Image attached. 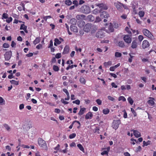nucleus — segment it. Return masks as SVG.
Returning a JSON list of instances; mask_svg holds the SVG:
<instances>
[{"mask_svg":"<svg viewBox=\"0 0 156 156\" xmlns=\"http://www.w3.org/2000/svg\"><path fill=\"white\" fill-rule=\"evenodd\" d=\"M97 29L98 27L97 26L90 23L86 24L84 26L83 28L85 32L88 33L90 31L91 34L94 33Z\"/></svg>","mask_w":156,"mask_h":156,"instance_id":"nucleus-1","label":"nucleus"},{"mask_svg":"<svg viewBox=\"0 0 156 156\" xmlns=\"http://www.w3.org/2000/svg\"><path fill=\"white\" fill-rule=\"evenodd\" d=\"M38 144L39 146L43 149L47 150L48 147L47 144L45 141L42 139L40 138L38 140Z\"/></svg>","mask_w":156,"mask_h":156,"instance_id":"nucleus-2","label":"nucleus"},{"mask_svg":"<svg viewBox=\"0 0 156 156\" xmlns=\"http://www.w3.org/2000/svg\"><path fill=\"white\" fill-rule=\"evenodd\" d=\"M143 32L144 35L151 40L154 39V37L151 33L148 30L144 29L143 30Z\"/></svg>","mask_w":156,"mask_h":156,"instance_id":"nucleus-3","label":"nucleus"},{"mask_svg":"<svg viewBox=\"0 0 156 156\" xmlns=\"http://www.w3.org/2000/svg\"><path fill=\"white\" fill-rule=\"evenodd\" d=\"M95 5L96 6L98 7L100 9V10H98L99 12H100L102 10H106L108 9L107 6L105 4H103V3L96 4Z\"/></svg>","mask_w":156,"mask_h":156,"instance_id":"nucleus-4","label":"nucleus"},{"mask_svg":"<svg viewBox=\"0 0 156 156\" xmlns=\"http://www.w3.org/2000/svg\"><path fill=\"white\" fill-rule=\"evenodd\" d=\"M114 5L118 10L121 12L122 11L123 8H122V5H123V4L118 2H115L114 3Z\"/></svg>","mask_w":156,"mask_h":156,"instance_id":"nucleus-5","label":"nucleus"},{"mask_svg":"<svg viewBox=\"0 0 156 156\" xmlns=\"http://www.w3.org/2000/svg\"><path fill=\"white\" fill-rule=\"evenodd\" d=\"M81 11L84 13H88L90 12V7L87 5L82 6L81 8Z\"/></svg>","mask_w":156,"mask_h":156,"instance_id":"nucleus-6","label":"nucleus"},{"mask_svg":"<svg viewBox=\"0 0 156 156\" xmlns=\"http://www.w3.org/2000/svg\"><path fill=\"white\" fill-rule=\"evenodd\" d=\"M121 121L120 120H114L112 123V127L115 129H116L118 128L119 125Z\"/></svg>","mask_w":156,"mask_h":156,"instance_id":"nucleus-7","label":"nucleus"},{"mask_svg":"<svg viewBox=\"0 0 156 156\" xmlns=\"http://www.w3.org/2000/svg\"><path fill=\"white\" fill-rule=\"evenodd\" d=\"M123 39L125 42L127 44H130L132 41V38L128 35H125L123 37Z\"/></svg>","mask_w":156,"mask_h":156,"instance_id":"nucleus-8","label":"nucleus"},{"mask_svg":"<svg viewBox=\"0 0 156 156\" xmlns=\"http://www.w3.org/2000/svg\"><path fill=\"white\" fill-rule=\"evenodd\" d=\"M12 55L11 51H7L4 54V57L5 60L8 61Z\"/></svg>","mask_w":156,"mask_h":156,"instance_id":"nucleus-9","label":"nucleus"},{"mask_svg":"<svg viewBox=\"0 0 156 156\" xmlns=\"http://www.w3.org/2000/svg\"><path fill=\"white\" fill-rule=\"evenodd\" d=\"M142 46V48L145 49L150 46V44L147 41L144 40L143 42Z\"/></svg>","mask_w":156,"mask_h":156,"instance_id":"nucleus-10","label":"nucleus"},{"mask_svg":"<svg viewBox=\"0 0 156 156\" xmlns=\"http://www.w3.org/2000/svg\"><path fill=\"white\" fill-rule=\"evenodd\" d=\"M104 36V32L101 31H99L96 34V37L98 38H102Z\"/></svg>","mask_w":156,"mask_h":156,"instance_id":"nucleus-11","label":"nucleus"},{"mask_svg":"<svg viewBox=\"0 0 156 156\" xmlns=\"http://www.w3.org/2000/svg\"><path fill=\"white\" fill-rule=\"evenodd\" d=\"M109 15L105 11H103L101 13L100 17L102 19L107 18L109 17Z\"/></svg>","mask_w":156,"mask_h":156,"instance_id":"nucleus-12","label":"nucleus"},{"mask_svg":"<svg viewBox=\"0 0 156 156\" xmlns=\"http://www.w3.org/2000/svg\"><path fill=\"white\" fill-rule=\"evenodd\" d=\"M108 29H106V31L108 33H111L113 32L114 29L113 27L112 24L110 23L108 27L107 28Z\"/></svg>","mask_w":156,"mask_h":156,"instance_id":"nucleus-13","label":"nucleus"},{"mask_svg":"<svg viewBox=\"0 0 156 156\" xmlns=\"http://www.w3.org/2000/svg\"><path fill=\"white\" fill-rule=\"evenodd\" d=\"M131 131H133L134 135L136 137L138 138L141 136L140 133L138 131L132 129Z\"/></svg>","mask_w":156,"mask_h":156,"instance_id":"nucleus-14","label":"nucleus"},{"mask_svg":"<svg viewBox=\"0 0 156 156\" xmlns=\"http://www.w3.org/2000/svg\"><path fill=\"white\" fill-rule=\"evenodd\" d=\"M30 125L26 123L23 125V128L24 130L27 131L30 129Z\"/></svg>","mask_w":156,"mask_h":156,"instance_id":"nucleus-15","label":"nucleus"},{"mask_svg":"<svg viewBox=\"0 0 156 156\" xmlns=\"http://www.w3.org/2000/svg\"><path fill=\"white\" fill-rule=\"evenodd\" d=\"M70 29L72 31L74 32L77 33L78 32L77 28L76 26L71 25L70 27Z\"/></svg>","mask_w":156,"mask_h":156,"instance_id":"nucleus-16","label":"nucleus"},{"mask_svg":"<svg viewBox=\"0 0 156 156\" xmlns=\"http://www.w3.org/2000/svg\"><path fill=\"white\" fill-rule=\"evenodd\" d=\"M69 51V46L66 45L64 49V51L62 53L63 54H66L68 53Z\"/></svg>","mask_w":156,"mask_h":156,"instance_id":"nucleus-17","label":"nucleus"},{"mask_svg":"<svg viewBox=\"0 0 156 156\" xmlns=\"http://www.w3.org/2000/svg\"><path fill=\"white\" fill-rule=\"evenodd\" d=\"M93 114L91 112H89L87 113L85 115V119H90L93 116Z\"/></svg>","mask_w":156,"mask_h":156,"instance_id":"nucleus-18","label":"nucleus"},{"mask_svg":"<svg viewBox=\"0 0 156 156\" xmlns=\"http://www.w3.org/2000/svg\"><path fill=\"white\" fill-rule=\"evenodd\" d=\"M131 48H132L134 49L136 48L137 47V43L136 41H133L132 43Z\"/></svg>","mask_w":156,"mask_h":156,"instance_id":"nucleus-19","label":"nucleus"},{"mask_svg":"<svg viewBox=\"0 0 156 156\" xmlns=\"http://www.w3.org/2000/svg\"><path fill=\"white\" fill-rule=\"evenodd\" d=\"M149 98L152 99V100H148L147 101V103L151 106H153L154 104V102L153 101V100H154V98L152 97H150Z\"/></svg>","mask_w":156,"mask_h":156,"instance_id":"nucleus-20","label":"nucleus"},{"mask_svg":"<svg viewBox=\"0 0 156 156\" xmlns=\"http://www.w3.org/2000/svg\"><path fill=\"white\" fill-rule=\"evenodd\" d=\"M85 24V22L83 20L79 21L78 23V25L80 27H83Z\"/></svg>","mask_w":156,"mask_h":156,"instance_id":"nucleus-21","label":"nucleus"},{"mask_svg":"<svg viewBox=\"0 0 156 156\" xmlns=\"http://www.w3.org/2000/svg\"><path fill=\"white\" fill-rule=\"evenodd\" d=\"M118 45L119 47L122 48H124L125 47V45L124 42L122 41H119L118 42Z\"/></svg>","mask_w":156,"mask_h":156,"instance_id":"nucleus-22","label":"nucleus"},{"mask_svg":"<svg viewBox=\"0 0 156 156\" xmlns=\"http://www.w3.org/2000/svg\"><path fill=\"white\" fill-rule=\"evenodd\" d=\"M27 27L26 26H25L24 24H22L21 25L20 29V30H23L25 31V32L26 33H27L28 31L27 30Z\"/></svg>","mask_w":156,"mask_h":156,"instance_id":"nucleus-23","label":"nucleus"},{"mask_svg":"<svg viewBox=\"0 0 156 156\" xmlns=\"http://www.w3.org/2000/svg\"><path fill=\"white\" fill-rule=\"evenodd\" d=\"M86 108H81L78 113V115H81L83 114Z\"/></svg>","mask_w":156,"mask_h":156,"instance_id":"nucleus-24","label":"nucleus"},{"mask_svg":"<svg viewBox=\"0 0 156 156\" xmlns=\"http://www.w3.org/2000/svg\"><path fill=\"white\" fill-rule=\"evenodd\" d=\"M70 23L73 25H75L77 23V20L75 18L71 19L70 20Z\"/></svg>","mask_w":156,"mask_h":156,"instance_id":"nucleus-25","label":"nucleus"},{"mask_svg":"<svg viewBox=\"0 0 156 156\" xmlns=\"http://www.w3.org/2000/svg\"><path fill=\"white\" fill-rule=\"evenodd\" d=\"M61 41L58 38H55V42L54 44L55 46H57V44H60L61 43Z\"/></svg>","mask_w":156,"mask_h":156,"instance_id":"nucleus-26","label":"nucleus"},{"mask_svg":"<svg viewBox=\"0 0 156 156\" xmlns=\"http://www.w3.org/2000/svg\"><path fill=\"white\" fill-rule=\"evenodd\" d=\"M40 41V38L39 37H37L35 40L33 41V43L34 44L36 45Z\"/></svg>","mask_w":156,"mask_h":156,"instance_id":"nucleus-27","label":"nucleus"},{"mask_svg":"<svg viewBox=\"0 0 156 156\" xmlns=\"http://www.w3.org/2000/svg\"><path fill=\"white\" fill-rule=\"evenodd\" d=\"M151 141L150 140H148L147 142H146L145 141H144L143 142V147H144L145 146H147L150 145L151 144Z\"/></svg>","mask_w":156,"mask_h":156,"instance_id":"nucleus-28","label":"nucleus"},{"mask_svg":"<svg viewBox=\"0 0 156 156\" xmlns=\"http://www.w3.org/2000/svg\"><path fill=\"white\" fill-rule=\"evenodd\" d=\"M10 82L11 84H14L16 85H18L19 84V82L18 81H16L14 80H12L10 81Z\"/></svg>","mask_w":156,"mask_h":156,"instance_id":"nucleus-29","label":"nucleus"},{"mask_svg":"<svg viewBox=\"0 0 156 156\" xmlns=\"http://www.w3.org/2000/svg\"><path fill=\"white\" fill-rule=\"evenodd\" d=\"M79 149L82 151L84 152V149L83 146L80 144H78L77 145Z\"/></svg>","mask_w":156,"mask_h":156,"instance_id":"nucleus-30","label":"nucleus"},{"mask_svg":"<svg viewBox=\"0 0 156 156\" xmlns=\"http://www.w3.org/2000/svg\"><path fill=\"white\" fill-rule=\"evenodd\" d=\"M144 12L141 11L139 12L138 14L140 17H142L144 16Z\"/></svg>","mask_w":156,"mask_h":156,"instance_id":"nucleus-31","label":"nucleus"},{"mask_svg":"<svg viewBox=\"0 0 156 156\" xmlns=\"http://www.w3.org/2000/svg\"><path fill=\"white\" fill-rule=\"evenodd\" d=\"M109 112V110L108 108L104 109L103 110V113L105 115H106L108 114Z\"/></svg>","mask_w":156,"mask_h":156,"instance_id":"nucleus-32","label":"nucleus"},{"mask_svg":"<svg viewBox=\"0 0 156 156\" xmlns=\"http://www.w3.org/2000/svg\"><path fill=\"white\" fill-rule=\"evenodd\" d=\"M80 82L81 83L83 84H85L86 82L85 79L83 77H81L80 78Z\"/></svg>","mask_w":156,"mask_h":156,"instance_id":"nucleus-33","label":"nucleus"},{"mask_svg":"<svg viewBox=\"0 0 156 156\" xmlns=\"http://www.w3.org/2000/svg\"><path fill=\"white\" fill-rule=\"evenodd\" d=\"M112 64V62L111 61H109L108 62H105L104 63V65L106 67H107L108 66L111 65Z\"/></svg>","mask_w":156,"mask_h":156,"instance_id":"nucleus-34","label":"nucleus"},{"mask_svg":"<svg viewBox=\"0 0 156 156\" xmlns=\"http://www.w3.org/2000/svg\"><path fill=\"white\" fill-rule=\"evenodd\" d=\"M88 18L90 21H92L94 20V17L92 15H90L88 16Z\"/></svg>","mask_w":156,"mask_h":156,"instance_id":"nucleus-35","label":"nucleus"},{"mask_svg":"<svg viewBox=\"0 0 156 156\" xmlns=\"http://www.w3.org/2000/svg\"><path fill=\"white\" fill-rule=\"evenodd\" d=\"M128 101L130 105H133V101L131 97H129L128 98Z\"/></svg>","mask_w":156,"mask_h":156,"instance_id":"nucleus-36","label":"nucleus"},{"mask_svg":"<svg viewBox=\"0 0 156 156\" xmlns=\"http://www.w3.org/2000/svg\"><path fill=\"white\" fill-rule=\"evenodd\" d=\"M122 56L121 53L119 52H116L115 53V56L116 57H120Z\"/></svg>","mask_w":156,"mask_h":156,"instance_id":"nucleus-37","label":"nucleus"},{"mask_svg":"<svg viewBox=\"0 0 156 156\" xmlns=\"http://www.w3.org/2000/svg\"><path fill=\"white\" fill-rule=\"evenodd\" d=\"M53 69L55 71H58L59 69L58 67L57 66L55 65L53 66Z\"/></svg>","mask_w":156,"mask_h":156,"instance_id":"nucleus-38","label":"nucleus"},{"mask_svg":"<svg viewBox=\"0 0 156 156\" xmlns=\"http://www.w3.org/2000/svg\"><path fill=\"white\" fill-rule=\"evenodd\" d=\"M118 100L119 101L122 100L123 101H126V98L123 96H120Z\"/></svg>","mask_w":156,"mask_h":156,"instance_id":"nucleus-39","label":"nucleus"},{"mask_svg":"<svg viewBox=\"0 0 156 156\" xmlns=\"http://www.w3.org/2000/svg\"><path fill=\"white\" fill-rule=\"evenodd\" d=\"M130 140L131 141H133V142H131V144L133 145H134L135 144V142L136 143H138V141L135 139L132 138Z\"/></svg>","mask_w":156,"mask_h":156,"instance_id":"nucleus-40","label":"nucleus"},{"mask_svg":"<svg viewBox=\"0 0 156 156\" xmlns=\"http://www.w3.org/2000/svg\"><path fill=\"white\" fill-rule=\"evenodd\" d=\"M65 4L68 5H70L72 4V2L69 0H66L65 2Z\"/></svg>","mask_w":156,"mask_h":156,"instance_id":"nucleus-41","label":"nucleus"},{"mask_svg":"<svg viewBox=\"0 0 156 156\" xmlns=\"http://www.w3.org/2000/svg\"><path fill=\"white\" fill-rule=\"evenodd\" d=\"M4 102V100L3 99V98L2 97H0V105H2L3 104H5Z\"/></svg>","mask_w":156,"mask_h":156,"instance_id":"nucleus-42","label":"nucleus"},{"mask_svg":"<svg viewBox=\"0 0 156 156\" xmlns=\"http://www.w3.org/2000/svg\"><path fill=\"white\" fill-rule=\"evenodd\" d=\"M76 136V134L75 133H73L70 134L69 136L70 139H72L75 137Z\"/></svg>","mask_w":156,"mask_h":156,"instance_id":"nucleus-43","label":"nucleus"},{"mask_svg":"<svg viewBox=\"0 0 156 156\" xmlns=\"http://www.w3.org/2000/svg\"><path fill=\"white\" fill-rule=\"evenodd\" d=\"M4 126L8 131H10V128L8 125L7 124H5L4 125Z\"/></svg>","mask_w":156,"mask_h":156,"instance_id":"nucleus-44","label":"nucleus"},{"mask_svg":"<svg viewBox=\"0 0 156 156\" xmlns=\"http://www.w3.org/2000/svg\"><path fill=\"white\" fill-rule=\"evenodd\" d=\"M9 44L7 43H4L3 44V47L4 48H8L9 47Z\"/></svg>","mask_w":156,"mask_h":156,"instance_id":"nucleus-45","label":"nucleus"},{"mask_svg":"<svg viewBox=\"0 0 156 156\" xmlns=\"http://www.w3.org/2000/svg\"><path fill=\"white\" fill-rule=\"evenodd\" d=\"M108 98L109 100L112 101H114L115 100V99L114 98L110 96H108Z\"/></svg>","mask_w":156,"mask_h":156,"instance_id":"nucleus-46","label":"nucleus"},{"mask_svg":"<svg viewBox=\"0 0 156 156\" xmlns=\"http://www.w3.org/2000/svg\"><path fill=\"white\" fill-rule=\"evenodd\" d=\"M80 101L78 99L73 101V103L76 104L77 105H79L80 104Z\"/></svg>","mask_w":156,"mask_h":156,"instance_id":"nucleus-47","label":"nucleus"},{"mask_svg":"<svg viewBox=\"0 0 156 156\" xmlns=\"http://www.w3.org/2000/svg\"><path fill=\"white\" fill-rule=\"evenodd\" d=\"M131 110L132 113L133 114L134 116H136L137 115V114L135 110L132 108H131Z\"/></svg>","mask_w":156,"mask_h":156,"instance_id":"nucleus-48","label":"nucleus"},{"mask_svg":"<svg viewBox=\"0 0 156 156\" xmlns=\"http://www.w3.org/2000/svg\"><path fill=\"white\" fill-rule=\"evenodd\" d=\"M96 101L98 105H100L101 104L102 101L100 99H97Z\"/></svg>","mask_w":156,"mask_h":156,"instance_id":"nucleus-49","label":"nucleus"},{"mask_svg":"<svg viewBox=\"0 0 156 156\" xmlns=\"http://www.w3.org/2000/svg\"><path fill=\"white\" fill-rule=\"evenodd\" d=\"M3 18L5 19H7L8 18V14L5 13H4L2 14V19H3Z\"/></svg>","mask_w":156,"mask_h":156,"instance_id":"nucleus-50","label":"nucleus"},{"mask_svg":"<svg viewBox=\"0 0 156 156\" xmlns=\"http://www.w3.org/2000/svg\"><path fill=\"white\" fill-rule=\"evenodd\" d=\"M125 30L126 32H127L128 33H129V34H131V32L129 30V28L128 27H126L125 28Z\"/></svg>","mask_w":156,"mask_h":156,"instance_id":"nucleus-51","label":"nucleus"},{"mask_svg":"<svg viewBox=\"0 0 156 156\" xmlns=\"http://www.w3.org/2000/svg\"><path fill=\"white\" fill-rule=\"evenodd\" d=\"M101 21V19L98 16V17H96V18L95 22H100Z\"/></svg>","mask_w":156,"mask_h":156,"instance_id":"nucleus-52","label":"nucleus"},{"mask_svg":"<svg viewBox=\"0 0 156 156\" xmlns=\"http://www.w3.org/2000/svg\"><path fill=\"white\" fill-rule=\"evenodd\" d=\"M12 18L10 17L6 20V22L9 23L12 21Z\"/></svg>","mask_w":156,"mask_h":156,"instance_id":"nucleus-53","label":"nucleus"},{"mask_svg":"<svg viewBox=\"0 0 156 156\" xmlns=\"http://www.w3.org/2000/svg\"><path fill=\"white\" fill-rule=\"evenodd\" d=\"M138 39L140 41H141L143 39L144 37L142 35H139L138 37Z\"/></svg>","mask_w":156,"mask_h":156,"instance_id":"nucleus-54","label":"nucleus"},{"mask_svg":"<svg viewBox=\"0 0 156 156\" xmlns=\"http://www.w3.org/2000/svg\"><path fill=\"white\" fill-rule=\"evenodd\" d=\"M61 57V54L60 53H58L56 54L55 55V58H59Z\"/></svg>","mask_w":156,"mask_h":156,"instance_id":"nucleus-55","label":"nucleus"},{"mask_svg":"<svg viewBox=\"0 0 156 156\" xmlns=\"http://www.w3.org/2000/svg\"><path fill=\"white\" fill-rule=\"evenodd\" d=\"M99 128L98 127H97L95 129V131L94 132V133H97L98 134H99L100 133L99 132Z\"/></svg>","mask_w":156,"mask_h":156,"instance_id":"nucleus-56","label":"nucleus"},{"mask_svg":"<svg viewBox=\"0 0 156 156\" xmlns=\"http://www.w3.org/2000/svg\"><path fill=\"white\" fill-rule=\"evenodd\" d=\"M123 112H124V115H123V117L125 118H127V113L126 112V111L125 110H124L123 111Z\"/></svg>","mask_w":156,"mask_h":156,"instance_id":"nucleus-57","label":"nucleus"},{"mask_svg":"<svg viewBox=\"0 0 156 156\" xmlns=\"http://www.w3.org/2000/svg\"><path fill=\"white\" fill-rule=\"evenodd\" d=\"M60 147V145L59 144H58L56 147L54 148V149L56 151H58L59 150Z\"/></svg>","mask_w":156,"mask_h":156,"instance_id":"nucleus-58","label":"nucleus"},{"mask_svg":"<svg viewBox=\"0 0 156 156\" xmlns=\"http://www.w3.org/2000/svg\"><path fill=\"white\" fill-rule=\"evenodd\" d=\"M119 27V24L117 23L114 22V28H117Z\"/></svg>","mask_w":156,"mask_h":156,"instance_id":"nucleus-59","label":"nucleus"},{"mask_svg":"<svg viewBox=\"0 0 156 156\" xmlns=\"http://www.w3.org/2000/svg\"><path fill=\"white\" fill-rule=\"evenodd\" d=\"M24 108V105L23 104H20L19 106V108L20 110L23 109Z\"/></svg>","mask_w":156,"mask_h":156,"instance_id":"nucleus-60","label":"nucleus"},{"mask_svg":"<svg viewBox=\"0 0 156 156\" xmlns=\"http://www.w3.org/2000/svg\"><path fill=\"white\" fill-rule=\"evenodd\" d=\"M63 91L65 92L67 95H69V94L67 90L66 89H63Z\"/></svg>","mask_w":156,"mask_h":156,"instance_id":"nucleus-61","label":"nucleus"},{"mask_svg":"<svg viewBox=\"0 0 156 156\" xmlns=\"http://www.w3.org/2000/svg\"><path fill=\"white\" fill-rule=\"evenodd\" d=\"M42 47V45L41 44H39L36 46V48L37 49H40Z\"/></svg>","mask_w":156,"mask_h":156,"instance_id":"nucleus-62","label":"nucleus"},{"mask_svg":"<svg viewBox=\"0 0 156 156\" xmlns=\"http://www.w3.org/2000/svg\"><path fill=\"white\" fill-rule=\"evenodd\" d=\"M110 75L111 76H113V77H114V78H116L117 77V76H116V75L115 74L110 73Z\"/></svg>","mask_w":156,"mask_h":156,"instance_id":"nucleus-63","label":"nucleus"},{"mask_svg":"<svg viewBox=\"0 0 156 156\" xmlns=\"http://www.w3.org/2000/svg\"><path fill=\"white\" fill-rule=\"evenodd\" d=\"M121 17L123 19H125L127 18V15L125 14H123L121 16Z\"/></svg>","mask_w":156,"mask_h":156,"instance_id":"nucleus-64","label":"nucleus"}]
</instances>
